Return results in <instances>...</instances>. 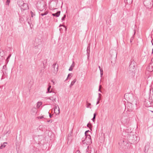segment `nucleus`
I'll return each mask as SVG.
<instances>
[{"label": "nucleus", "mask_w": 153, "mask_h": 153, "mask_svg": "<svg viewBox=\"0 0 153 153\" xmlns=\"http://www.w3.org/2000/svg\"><path fill=\"white\" fill-rule=\"evenodd\" d=\"M128 142L131 144H135L139 141V139L135 135L131 134L129 136Z\"/></svg>", "instance_id": "obj_1"}, {"label": "nucleus", "mask_w": 153, "mask_h": 153, "mask_svg": "<svg viewBox=\"0 0 153 153\" xmlns=\"http://www.w3.org/2000/svg\"><path fill=\"white\" fill-rule=\"evenodd\" d=\"M92 143L91 136L90 135H86L84 140H82V144L85 146H88V145H90Z\"/></svg>", "instance_id": "obj_2"}, {"label": "nucleus", "mask_w": 153, "mask_h": 153, "mask_svg": "<svg viewBox=\"0 0 153 153\" xmlns=\"http://www.w3.org/2000/svg\"><path fill=\"white\" fill-rule=\"evenodd\" d=\"M120 147L123 150L128 149L129 147V144L123 140H120L119 143Z\"/></svg>", "instance_id": "obj_3"}, {"label": "nucleus", "mask_w": 153, "mask_h": 153, "mask_svg": "<svg viewBox=\"0 0 153 153\" xmlns=\"http://www.w3.org/2000/svg\"><path fill=\"white\" fill-rule=\"evenodd\" d=\"M134 109V107L132 104L130 102H128L127 106H126L125 110L129 112L132 111Z\"/></svg>", "instance_id": "obj_4"}, {"label": "nucleus", "mask_w": 153, "mask_h": 153, "mask_svg": "<svg viewBox=\"0 0 153 153\" xmlns=\"http://www.w3.org/2000/svg\"><path fill=\"white\" fill-rule=\"evenodd\" d=\"M144 104L146 107H149L152 105L153 103L148 100H146L145 101Z\"/></svg>", "instance_id": "obj_5"}, {"label": "nucleus", "mask_w": 153, "mask_h": 153, "mask_svg": "<svg viewBox=\"0 0 153 153\" xmlns=\"http://www.w3.org/2000/svg\"><path fill=\"white\" fill-rule=\"evenodd\" d=\"M20 7L21 8L22 11H24L25 10L29 9L28 4L26 3H24L23 5Z\"/></svg>", "instance_id": "obj_6"}, {"label": "nucleus", "mask_w": 153, "mask_h": 153, "mask_svg": "<svg viewBox=\"0 0 153 153\" xmlns=\"http://www.w3.org/2000/svg\"><path fill=\"white\" fill-rule=\"evenodd\" d=\"M124 97H126L128 100L130 101L132 100L133 99V96L132 94H125L124 95Z\"/></svg>", "instance_id": "obj_7"}, {"label": "nucleus", "mask_w": 153, "mask_h": 153, "mask_svg": "<svg viewBox=\"0 0 153 153\" xmlns=\"http://www.w3.org/2000/svg\"><path fill=\"white\" fill-rule=\"evenodd\" d=\"M151 0H145L144 1V4L145 6L150 7L151 5Z\"/></svg>", "instance_id": "obj_8"}, {"label": "nucleus", "mask_w": 153, "mask_h": 153, "mask_svg": "<svg viewBox=\"0 0 153 153\" xmlns=\"http://www.w3.org/2000/svg\"><path fill=\"white\" fill-rule=\"evenodd\" d=\"M59 108L57 105H56L54 108V113L56 114H58L59 113Z\"/></svg>", "instance_id": "obj_9"}, {"label": "nucleus", "mask_w": 153, "mask_h": 153, "mask_svg": "<svg viewBox=\"0 0 153 153\" xmlns=\"http://www.w3.org/2000/svg\"><path fill=\"white\" fill-rule=\"evenodd\" d=\"M148 71L152 72L153 71V62H152L149 65Z\"/></svg>", "instance_id": "obj_10"}, {"label": "nucleus", "mask_w": 153, "mask_h": 153, "mask_svg": "<svg viewBox=\"0 0 153 153\" xmlns=\"http://www.w3.org/2000/svg\"><path fill=\"white\" fill-rule=\"evenodd\" d=\"M134 61H131V63L129 66V69L130 70H131V69H134Z\"/></svg>", "instance_id": "obj_11"}, {"label": "nucleus", "mask_w": 153, "mask_h": 153, "mask_svg": "<svg viewBox=\"0 0 153 153\" xmlns=\"http://www.w3.org/2000/svg\"><path fill=\"white\" fill-rule=\"evenodd\" d=\"M53 97H50L48 98L49 100H51L53 102H55L56 101V98L54 96H55L56 93H53Z\"/></svg>", "instance_id": "obj_12"}, {"label": "nucleus", "mask_w": 153, "mask_h": 153, "mask_svg": "<svg viewBox=\"0 0 153 153\" xmlns=\"http://www.w3.org/2000/svg\"><path fill=\"white\" fill-rule=\"evenodd\" d=\"M149 143H148L145 146V148L144 150V151L145 153H146L148 152V151L149 149Z\"/></svg>", "instance_id": "obj_13"}, {"label": "nucleus", "mask_w": 153, "mask_h": 153, "mask_svg": "<svg viewBox=\"0 0 153 153\" xmlns=\"http://www.w3.org/2000/svg\"><path fill=\"white\" fill-rule=\"evenodd\" d=\"M37 111V109L36 108H32L31 111V114L33 115H35Z\"/></svg>", "instance_id": "obj_14"}, {"label": "nucleus", "mask_w": 153, "mask_h": 153, "mask_svg": "<svg viewBox=\"0 0 153 153\" xmlns=\"http://www.w3.org/2000/svg\"><path fill=\"white\" fill-rule=\"evenodd\" d=\"M24 1L22 0H18L17 4L19 7L21 6L24 3Z\"/></svg>", "instance_id": "obj_15"}, {"label": "nucleus", "mask_w": 153, "mask_h": 153, "mask_svg": "<svg viewBox=\"0 0 153 153\" xmlns=\"http://www.w3.org/2000/svg\"><path fill=\"white\" fill-rule=\"evenodd\" d=\"M60 11H58L56 13L52 14V15L54 16L58 17L59 16V15H60Z\"/></svg>", "instance_id": "obj_16"}, {"label": "nucleus", "mask_w": 153, "mask_h": 153, "mask_svg": "<svg viewBox=\"0 0 153 153\" xmlns=\"http://www.w3.org/2000/svg\"><path fill=\"white\" fill-rule=\"evenodd\" d=\"M74 62H73V63L71 65V66L70 67L69 71H71L72 70L73 68L74 67Z\"/></svg>", "instance_id": "obj_17"}, {"label": "nucleus", "mask_w": 153, "mask_h": 153, "mask_svg": "<svg viewBox=\"0 0 153 153\" xmlns=\"http://www.w3.org/2000/svg\"><path fill=\"white\" fill-rule=\"evenodd\" d=\"M124 2L126 3H127L128 4H131L132 2V0H124Z\"/></svg>", "instance_id": "obj_18"}, {"label": "nucleus", "mask_w": 153, "mask_h": 153, "mask_svg": "<svg viewBox=\"0 0 153 153\" xmlns=\"http://www.w3.org/2000/svg\"><path fill=\"white\" fill-rule=\"evenodd\" d=\"M51 88V85H49V86L47 89V91L46 92L47 93H51L52 92L51 91H50V89Z\"/></svg>", "instance_id": "obj_19"}, {"label": "nucleus", "mask_w": 153, "mask_h": 153, "mask_svg": "<svg viewBox=\"0 0 153 153\" xmlns=\"http://www.w3.org/2000/svg\"><path fill=\"white\" fill-rule=\"evenodd\" d=\"M7 144V142H4V143H3V144L1 145L0 146V149H2L3 148H4L5 147V146H6V145H5L4 144Z\"/></svg>", "instance_id": "obj_20"}, {"label": "nucleus", "mask_w": 153, "mask_h": 153, "mask_svg": "<svg viewBox=\"0 0 153 153\" xmlns=\"http://www.w3.org/2000/svg\"><path fill=\"white\" fill-rule=\"evenodd\" d=\"M42 102H38L37 104L36 107L37 108H39L42 105Z\"/></svg>", "instance_id": "obj_21"}, {"label": "nucleus", "mask_w": 153, "mask_h": 153, "mask_svg": "<svg viewBox=\"0 0 153 153\" xmlns=\"http://www.w3.org/2000/svg\"><path fill=\"white\" fill-rule=\"evenodd\" d=\"M96 115H97L96 113H94L93 117V118L92 119V120L94 122L95 121V119L96 116Z\"/></svg>", "instance_id": "obj_22"}, {"label": "nucleus", "mask_w": 153, "mask_h": 153, "mask_svg": "<svg viewBox=\"0 0 153 153\" xmlns=\"http://www.w3.org/2000/svg\"><path fill=\"white\" fill-rule=\"evenodd\" d=\"M86 105H87L86 107L87 108H91V107L90 106L91 105V104L90 103H88L87 102Z\"/></svg>", "instance_id": "obj_23"}, {"label": "nucleus", "mask_w": 153, "mask_h": 153, "mask_svg": "<svg viewBox=\"0 0 153 153\" xmlns=\"http://www.w3.org/2000/svg\"><path fill=\"white\" fill-rule=\"evenodd\" d=\"M76 79H74L71 83V85H73L76 82Z\"/></svg>", "instance_id": "obj_24"}, {"label": "nucleus", "mask_w": 153, "mask_h": 153, "mask_svg": "<svg viewBox=\"0 0 153 153\" xmlns=\"http://www.w3.org/2000/svg\"><path fill=\"white\" fill-rule=\"evenodd\" d=\"M48 13V12L47 11L45 12L44 13H42L40 15L42 16H44L47 15Z\"/></svg>", "instance_id": "obj_25"}, {"label": "nucleus", "mask_w": 153, "mask_h": 153, "mask_svg": "<svg viewBox=\"0 0 153 153\" xmlns=\"http://www.w3.org/2000/svg\"><path fill=\"white\" fill-rule=\"evenodd\" d=\"M87 126L91 130V124L90 123H88L87 125Z\"/></svg>", "instance_id": "obj_26"}, {"label": "nucleus", "mask_w": 153, "mask_h": 153, "mask_svg": "<svg viewBox=\"0 0 153 153\" xmlns=\"http://www.w3.org/2000/svg\"><path fill=\"white\" fill-rule=\"evenodd\" d=\"M30 13L31 14V17H33L34 16H35V14L32 11H30Z\"/></svg>", "instance_id": "obj_27"}, {"label": "nucleus", "mask_w": 153, "mask_h": 153, "mask_svg": "<svg viewBox=\"0 0 153 153\" xmlns=\"http://www.w3.org/2000/svg\"><path fill=\"white\" fill-rule=\"evenodd\" d=\"M100 70V71L101 76V77H102V76L103 75V71L102 69H101Z\"/></svg>", "instance_id": "obj_28"}, {"label": "nucleus", "mask_w": 153, "mask_h": 153, "mask_svg": "<svg viewBox=\"0 0 153 153\" xmlns=\"http://www.w3.org/2000/svg\"><path fill=\"white\" fill-rule=\"evenodd\" d=\"M90 132V131L89 130H88V131H85V137H86V135L87 136V135H90V134H87V133L88 132Z\"/></svg>", "instance_id": "obj_29"}, {"label": "nucleus", "mask_w": 153, "mask_h": 153, "mask_svg": "<svg viewBox=\"0 0 153 153\" xmlns=\"http://www.w3.org/2000/svg\"><path fill=\"white\" fill-rule=\"evenodd\" d=\"M10 0H7L6 1V4H7L8 5L10 3Z\"/></svg>", "instance_id": "obj_30"}, {"label": "nucleus", "mask_w": 153, "mask_h": 153, "mask_svg": "<svg viewBox=\"0 0 153 153\" xmlns=\"http://www.w3.org/2000/svg\"><path fill=\"white\" fill-rule=\"evenodd\" d=\"M65 17H66V15L64 14V16L62 18V21L64 20L65 18Z\"/></svg>", "instance_id": "obj_31"}, {"label": "nucleus", "mask_w": 153, "mask_h": 153, "mask_svg": "<svg viewBox=\"0 0 153 153\" xmlns=\"http://www.w3.org/2000/svg\"><path fill=\"white\" fill-rule=\"evenodd\" d=\"M38 119H41L42 118H44V116H39L37 117Z\"/></svg>", "instance_id": "obj_32"}, {"label": "nucleus", "mask_w": 153, "mask_h": 153, "mask_svg": "<svg viewBox=\"0 0 153 153\" xmlns=\"http://www.w3.org/2000/svg\"><path fill=\"white\" fill-rule=\"evenodd\" d=\"M153 94H152L151 95H150V97L151 98V99L152 100H153V91H152Z\"/></svg>", "instance_id": "obj_33"}, {"label": "nucleus", "mask_w": 153, "mask_h": 153, "mask_svg": "<svg viewBox=\"0 0 153 153\" xmlns=\"http://www.w3.org/2000/svg\"><path fill=\"white\" fill-rule=\"evenodd\" d=\"M6 68H7V67H6V65H4L3 66V70L4 69L5 70H6Z\"/></svg>", "instance_id": "obj_34"}, {"label": "nucleus", "mask_w": 153, "mask_h": 153, "mask_svg": "<svg viewBox=\"0 0 153 153\" xmlns=\"http://www.w3.org/2000/svg\"><path fill=\"white\" fill-rule=\"evenodd\" d=\"M56 65V63L54 64L53 65V67L54 68V69H55V67Z\"/></svg>", "instance_id": "obj_35"}, {"label": "nucleus", "mask_w": 153, "mask_h": 153, "mask_svg": "<svg viewBox=\"0 0 153 153\" xmlns=\"http://www.w3.org/2000/svg\"><path fill=\"white\" fill-rule=\"evenodd\" d=\"M11 56V55H10V54L9 55V56H8V57H7V59H9L10 58V57Z\"/></svg>", "instance_id": "obj_36"}, {"label": "nucleus", "mask_w": 153, "mask_h": 153, "mask_svg": "<svg viewBox=\"0 0 153 153\" xmlns=\"http://www.w3.org/2000/svg\"><path fill=\"white\" fill-rule=\"evenodd\" d=\"M75 153H80V152L79 151V150H77L76 152Z\"/></svg>", "instance_id": "obj_37"}, {"label": "nucleus", "mask_w": 153, "mask_h": 153, "mask_svg": "<svg viewBox=\"0 0 153 153\" xmlns=\"http://www.w3.org/2000/svg\"><path fill=\"white\" fill-rule=\"evenodd\" d=\"M71 74H68V77H67V78H68V77H69L70 76H71Z\"/></svg>", "instance_id": "obj_38"}, {"label": "nucleus", "mask_w": 153, "mask_h": 153, "mask_svg": "<svg viewBox=\"0 0 153 153\" xmlns=\"http://www.w3.org/2000/svg\"><path fill=\"white\" fill-rule=\"evenodd\" d=\"M43 65L44 68H45V67H46V66H45V64H44V62H43Z\"/></svg>", "instance_id": "obj_39"}, {"label": "nucleus", "mask_w": 153, "mask_h": 153, "mask_svg": "<svg viewBox=\"0 0 153 153\" xmlns=\"http://www.w3.org/2000/svg\"><path fill=\"white\" fill-rule=\"evenodd\" d=\"M100 103V101L97 100L96 104H98Z\"/></svg>", "instance_id": "obj_40"}, {"label": "nucleus", "mask_w": 153, "mask_h": 153, "mask_svg": "<svg viewBox=\"0 0 153 153\" xmlns=\"http://www.w3.org/2000/svg\"><path fill=\"white\" fill-rule=\"evenodd\" d=\"M48 113L49 114V117H50V118H51L52 117V115L50 113H49V112H48Z\"/></svg>", "instance_id": "obj_41"}, {"label": "nucleus", "mask_w": 153, "mask_h": 153, "mask_svg": "<svg viewBox=\"0 0 153 153\" xmlns=\"http://www.w3.org/2000/svg\"><path fill=\"white\" fill-rule=\"evenodd\" d=\"M100 86H101V85H100V88H99V90H98V91H100L101 92V90H100Z\"/></svg>", "instance_id": "obj_42"}, {"label": "nucleus", "mask_w": 153, "mask_h": 153, "mask_svg": "<svg viewBox=\"0 0 153 153\" xmlns=\"http://www.w3.org/2000/svg\"><path fill=\"white\" fill-rule=\"evenodd\" d=\"M151 43L152 45H153V39L151 41Z\"/></svg>", "instance_id": "obj_43"}, {"label": "nucleus", "mask_w": 153, "mask_h": 153, "mask_svg": "<svg viewBox=\"0 0 153 153\" xmlns=\"http://www.w3.org/2000/svg\"><path fill=\"white\" fill-rule=\"evenodd\" d=\"M47 122H52V121H51V120H48V121H47Z\"/></svg>", "instance_id": "obj_44"}, {"label": "nucleus", "mask_w": 153, "mask_h": 153, "mask_svg": "<svg viewBox=\"0 0 153 153\" xmlns=\"http://www.w3.org/2000/svg\"><path fill=\"white\" fill-rule=\"evenodd\" d=\"M28 23L30 25V22L29 21H28Z\"/></svg>", "instance_id": "obj_45"}, {"label": "nucleus", "mask_w": 153, "mask_h": 153, "mask_svg": "<svg viewBox=\"0 0 153 153\" xmlns=\"http://www.w3.org/2000/svg\"><path fill=\"white\" fill-rule=\"evenodd\" d=\"M123 118H122V119H121L122 121H123V122H124V123L126 122L125 121H123Z\"/></svg>", "instance_id": "obj_46"}, {"label": "nucleus", "mask_w": 153, "mask_h": 153, "mask_svg": "<svg viewBox=\"0 0 153 153\" xmlns=\"http://www.w3.org/2000/svg\"><path fill=\"white\" fill-rule=\"evenodd\" d=\"M62 26H63L64 27H65V26L64 25H60L59 26V27H60Z\"/></svg>", "instance_id": "obj_47"}, {"label": "nucleus", "mask_w": 153, "mask_h": 153, "mask_svg": "<svg viewBox=\"0 0 153 153\" xmlns=\"http://www.w3.org/2000/svg\"><path fill=\"white\" fill-rule=\"evenodd\" d=\"M100 98H98L97 99V100L100 101Z\"/></svg>", "instance_id": "obj_48"}, {"label": "nucleus", "mask_w": 153, "mask_h": 153, "mask_svg": "<svg viewBox=\"0 0 153 153\" xmlns=\"http://www.w3.org/2000/svg\"><path fill=\"white\" fill-rule=\"evenodd\" d=\"M98 67H99L100 70L102 69L100 67V66H98Z\"/></svg>", "instance_id": "obj_49"}, {"label": "nucleus", "mask_w": 153, "mask_h": 153, "mask_svg": "<svg viewBox=\"0 0 153 153\" xmlns=\"http://www.w3.org/2000/svg\"><path fill=\"white\" fill-rule=\"evenodd\" d=\"M51 81L53 82V84H54L55 83H54V82L53 81V80H51Z\"/></svg>", "instance_id": "obj_50"}, {"label": "nucleus", "mask_w": 153, "mask_h": 153, "mask_svg": "<svg viewBox=\"0 0 153 153\" xmlns=\"http://www.w3.org/2000/svg\"><path fill=\"white\" fill-rule=\"evenodd\" d=\"M58 65H57V67H56V69H57V70H58Z\"/></svg>", "instance_id": "obj_51"}, {"label": "nucleus", "mask_w": 153, "mask_h": 153, "mask_svg": "<svg viewBox=\"0 0 153 153\" xmlns=\"http://www.w3.org/2000/svg\"><path fill=\"white\" fill-rule=\"evenodd\" d=\"M151 61L153 62V58L152 59Z\"/></svg>", "instance_id": "obj_52"}, {"label": "nucleus", "mask_w": 153, "mask_h": 153, "mask_svg": "<svg viewBox=\"0 0 153 153\" xmlns=\"http://www.w3.org/2000/svg\"><path fill=\"white\" fill-rule=\"evenodd\" d=\"M98 95H99V96H101V94L100 93H99Z\"/></svg>", "instance_id": "obj_53"}, {"label": "nucleus", "mask_w": 153, "mask_h": 153, "mask_svg": "<svg viewBox=\"0 0 153 153\" xmlns=\"http://www.w3.org/2000/svg\"><path fill=\"white\" fill-rule=\"evenodd\" d=\"M153 49H152V54H153Z\"/></svg>", "instance_id": "obj_54"}, {"label": "nucleus", "mask_w": 153, "mask_h": 153, "mask_svg": "<svg viewBox=\"0 0 153 153\" xmlns=\"http://www.w3.org/2000/svg\"><path fill=\"white\" fill-rule=\"evenodd\" d=\"M72 86V85H71V84L69 86L71 88Z\"/></svg>", "instance_id": "obj_55"}, {"label": "nucleus", "mask_w": 153, "mask_h": 153, "mask_svg": "<svg viewBox=\"0 0 153 153\" xmlns=\"http://www.w3.org/2000/svg\"><path fill=\"white\" fill-rule=\"evenodd\" d=\"M100 97H100V96H99V97H98V98H99L100 99Z\"/></svg>", "instance_id": "obj_56"}, {"label": "nucleus", "mask_w": 153, "mask_h": 153, "mask_svg": "<svg viewBox=\"0 0 153 153\" xmlns=\"http://www.w3.org/2000/svg\"><path fill=\"white\" fill-rule=\"evenodd\" d=\"M61 29H62V28H60L59 29V30H60V31H61Z\"/></svg>", "instance_id": "obj_57"}]
</instances>
